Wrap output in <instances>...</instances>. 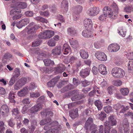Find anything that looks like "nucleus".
Wrapping results in <instances>:
<instances>
[{
    "instance_id": "nucleus-11",
    "label": "nucleus",
    "mask_w": 133,
    "mask_h": 133,
    "mask_svg": "<svg viewBox=\"0 0 133 133\" xmlns=\"http://www.w3.org/2000/svg\"><path fill=\"white\" fill-rule=\"evenodd\" d=\"M61 52V47L60 46H56L51 51V54L54 56L60 55Z\"/></svg>"
},
{
    "instance_id": "nucleus-8",
    "label": "nucleus",
    "mask_w": 133,
    "mask_h": 133,
    "mask_svg": "<svg viewBox=\"0 0 133 133\" xmlns=\"http://www.w3.org/2000/svg\"><path fill=\"white\" fill-rule=\"evenodd\" d=\"M120 46L118 44L114 43L111 44L108 47L109 51L111 52H116L118 51L120 49Z\"/></svg>"
},
{
    "instance_id": "nucleus-48",
    "label": "nucleus",
    "mask_w": 133,
    "mask_h": 133,
    "mask_svg": "<svg viewBox=\"0 0 133 133\" xmlns=\"http://www.w3.org/2000/svg\"><path fill=\"white\" fill-rule=\"evenodd\" d=\"M18 81L23 86L27 82V78L25 77H23L21 78Z\"/></svg>"
},
{
    "instance_id": "nucleus-3",
    "label": "nucleus",
    "mask_w": 133,
    "mask_h": 133,
    "mask_svg": "<svg viewBox=\"0 0 133 133\" xmlns=\"http://www.w3.org/2000/svg\"><path fill=\"white\" fill-rule=\"evenodd\" d=\"M39 28L38 25L35 24L34 23H31L26 27L25 29L28 34H30L35 32L36 30Z\"/></svg>"
},
{
    "instance_id": "nucleus-64",
    "label": "nucleus",
    "mask_w": 133,
    "mask_h": 133,
    "mask_svg": "<svg viewBox=\"0 0 133 133\" xmlns=\"http://www.w3.org/2000/svg\"><path fill=\"white\" fill-rule=\"evenodd\" d=\"M37 86L35 83H34L32 82L30 84L29 89V90H32L34 89Z\"/></svg>"
},
{
    "instance_id": "nucleus-47",
    "label": "nucleus",
    "mask_w": 133,
    "mask_h": 133,
    "mask_svg": "<svg viewBox=\"0 0 133 133\" xmlns=\"http://www.w3.org/2000/svg\"><path fill=\"white\" fill-rule=\"evenodd\" d=\"M126 32L125 29L122 28L120 29L118 32L119 34L123 37H124L125 36Z\"/></svg>"
},
{
    "instance_id": "nucleus-38",
    "label": "nucleus",
    "mask_w": 133,
    "mask_h": 133,
    "mask_svg": "<svg viewBox=\"0 0 133 133\" xmlns=\"http://www.w3.org/2000/svg\"><path fill=\"white\" fill-rule=\"evenodd\" d=\"M128 70L131 71H132L133 72V59H130L129 62L128 64Z\"/></svg>"
},
{
    "instance_id": "nucleus-19",
    "label": "nucleus",
    "mask_w": 133,
    "mask_h": 133,
    "mask_svg": "<svg viewBox=\"0 0 133 133\" xmlns=\"http://www.w3.org/2000/svg\"><path fill=\"white\" fill-rule=\"evenodd\" d=\"M98 70L100 73L102 75H106L107 73L106 67L103 64H101L99 65Z\"/></svg>"
},
{
    "instance_id": "nucleus-39",
    "label": "nucleus",
    "mask_w": 133,
    "mask_h": 133,
    "mask_svg": "<svg viewBox=\"0 0 133 133\" xmlns=\"http://www.w3.org/2000/svg\"><path fill=\"white\" fill-rule=\"evenodd\" d=\"M11 55L9 53H5L3 58V61L4 63H6L8 58L11 57Z\"/></svg>"
},
{
    "instance_id": "nucleus-36",
    "label": "nucleus",
    "mask_w": 133,
    "mask_h": 133,
    "mask_svg": "<svg viewBox=\"0 0 133 133\" xmlns=\"http://www.w3.org/2000/svg\"><path fill=\"white\" fill-rule=\"evenodd\" d=\"M92 122V119L89 117V118L85 124L84 128L87 130H88L89 128V126L91 123Z\"/></svg>"
},
{
    "instance_id": "nucleus-31",
    "label": "nucleus",
    "mask_w": 133,
    "mask_h": 133,
    "mask_svg": "<svg viewBox=\"0 0 133 133\" xmlns=\"http://www.w3.org/2000/svg\"><path fill=\"white\" fill-rule=\"evenodd\" d=\"M20 74L19 70L18 68H16L14 71L12 77L15 78L17 79Z\"/></svg>"
},
{
    "instance_id": "nucleus-16",
    "label": "nucleus",
    "mask_w": 133,
    "mask_h": 133,
    "mask_svg": "<svg viewBox=\"0 0 133 133\" xmlns=\"http://www.w3.org/2000/svg\"><path fill=\"white\" fill-rule=\"evenodd\" d=\"M108 121H107L108 122L109 125L113 126L116 125L117 124V122L116 120V118L113 115H111L109 116L108 118Z\"/></svg>"
},
{
    "instance_id": "nucleus-7",
    "label": "nucleus",
    "mask_w": 133,
    "mask_h": 133,
    "mask_svg": "<svg viewBox=\"0 0 133 133\" xmlns=\"http://www.w3.org/2000/svg\"><path fill=\"white\" fill-rule=\"evenodd\" d=\"M95 56L98 60L103 61H106L107 59V56L103 52H96L95 54Z\"/></svg>"
},
{
    "instance_id": "nucleus-26",
    "label": "nucleus",
    "mask_w": 133,
    "mask_h": 133,
    "mask_svg": "<svg viewBox=\"0 0 133 133\" xmlns=\"http://www.w3.org/2000/svg\"><path fill=\"white\" fill-rule=\"evenodd\" d=\"M86 30H84L82 32V34L84 37H89L91 36L90 32L92 29L89 30L87 29H86Z\"/></svg>"
},
{
    "instance_id": "nucleus-33",
    "label": "nucleus",
    "mask_w": 133,
    "mask_h": 133,
    "mask_svg": "<svg viewBox=\"0 0 133 133\" xmlns=\"http://www.w3.org/2000/svg\"><path fill=\"white\" fill-rule=\"evenodd\" d=\"M83 9V7L80 5L76 6L74 7L75 12L77 14L81 13Z\"/></svg>"
},
{
    "instance_id": "nucleus-34",
    "label": "nucleus",
    "mask_w": 133,
    "mask_h": 133,
    "mask_svg": "<svg viewBox=\"0 0 133 133\" xmlns=\"http://www.w3.org/2000/svg\"><path fill=\"white\" fill-rule=\"evenodd\" d=\"M67 31L68 34L71 35H75L76 33V30L72 27L69 28H68Z\"/></svg>"
},
{
    "instance_id": "nucleus-20",
    "label": "nucleus",
    "mask_w": 133,
    "mask_h": 133,
    "mask_svg": "<svg viewBox=\"0 0 133 133\" xmlns=\"http://www.w3.org/2000/svg\"><path fill=\"white\" fill-rule=\"evenodd\" d=\"M0 111L3 115L7 114L9 112V109L8 106L5 104L3 105L1 108Z\"/></svg>"
},
{
    "instance_id": "nucleus-13",
    "label": "nucleus",
    "mask_w": 133,
    "mask_h": 133,
    "mask_svg": "<svg viewBox=\"0 0 133 133\" xmlns=\"http://www.w3.org/2000/svg\"><path fill=\"white\" fill-rule=\"evenodd\" d=\"M61 10L63 12H65L68 10V3L66 0H63L62 1L61 6Z\"/></svg>"
},
{
    "instance_id": "nucleus-63",
    "label": "nucleus",
    "mask_w": 133,
    "mask_h": 133,
    "mask_svg": "<svg viewBox=\"0 0 133 133\" xmlns=\"http://www.w3.org/2000/svg\"><path fill=\"white\" fill-rule=\"evenodd\" d=\"M114 89V87L113 86H111L109 87L107 89L108 93L110 95L112 94L113 90Z\"/></svg>"
},
{
    "instance_id": "nucleus-24",
    "label": "nucleus",
    "mask_w": 133,
    "mask_h": 133,
    "mask_svg": "<svg viewBox=\"0 0 133 133\" xmlns=\"http://www.w3.org/2000/svg\"><path fill=\"white\" fill-rule=\"evenodd\" d=\"M96 116L98 119L103 121L106 117V114L104 112H101L100 113L97 114Z\"/></svg>"
},
{
    "instance_id": "nucleus-27",
    "label": "nucleus",
    "mask_w": 133,
    "mask_h": 133,
    "mask_svg": "<svg viewBox=\"0 0 133 133\" xmlns=\"http://www.w3.org/2000/svg\"><path fill=\"white\" fill-rule=\"evenodd\" d=\"M80 56L84 59H87L88 57V54L87 52L83 50H81L79 51Z\"/></svg>"
},
{
    "instance_id": "nucleus-4",
    "label": "nucleus",
    "mask_w": 133,
    "mask_h": 133,
    "mask_svg": "<svg viewBox=\"0 0 133 133\" xmlns=\"http://www.w3.org/2000/svg\"><path fill=\"white\" fill-rule=\"evenodd\" d=\"M21 12V10L17 8L11 10L10 14L11 15H14L12 17L13 20H16L20 18L22 15L20 14Z\"/></svg>"
},
{
    "instance_id": "nucleus-9",
    "label": "nucleus",
    "mask_w": 133,
    "mask_h": 133,
    "mask_svg": "<svg viewBox=\"0 0 133 133\" xmlns=\"http://www.w3.org/2000/svg\"><path fill=\"white\" fill-rule=\"evenodd\" d=\"M42 108L41 104L38 103L35 104L29 110V111L31 113H35L41 110Z\"/></svg>"
},
{
    "instance_id": "nucleus-49",
    "label": "nucleus",
    "mask_w": 133,
    "mask_h": 133,
    "mask_svg": "<svg viewBox=\"0 0 133 133\" xmlns=\"http://www.w3.org/2000/svg\"><path fill=\"white\" fill-rule=\"evenodd\" d=\"M42 42V40L40 39H38L33 42L32 46L33 47H36L39 45Z\"/></svg>"
},
{
    "instance_id": "nucleus-15",
    "label": "nucleus",
    "mask_w": 133,
    "mask_h": 133,
    "mask_svg": "<svg viewBox=\"0 0 133 133\" xmlns=\"http://www.w3.org/2000/svg\"><path fill=\"white\" fill-rule=\"evenodd\" d=\"M90 70L89 68L82 69L80 72L79 75L82 77L85 78L89 74Z\"/></svg>"
},
{
    "instance_id": "nucleus-12",
    "label": "nucleus",
    "mask_w": 133,
    "mask_h": 133,
    "mask_svg": "<svg viewBox=\"0 0 133 133\" xmlns=\"http://www.w3.org/2000/svg\"><path fill=\"white\" fill-rule=\"evenodd\" d=\"M31 125L28 127L29 129V131L30 133H33L36 127L37 126V123L35 120H32L31 121Z\"/></svg>"
},
{
    "instance_id": "nucleus-30",
    "label": "nucleus",
    "mask_w": 133,
    "mask_h": 133,
    "mask_svg": "<svg viewBox=\"0 0 133 133\" xmlns=\"http://www.w3.org/2000/svg\"><path fill=\"white\" fill-rule=\"evenodd\" d=\"M108 122H106L104 123L105 126L104 132V133H109L110 132V127L108 123Z\"/></svg>"
},
{
    "instance_id": "nucleus-40",
    "label": "nucleus",
    "mask_w": 133,
    "mask_h": 133,
    "mask_svg": "<svg viewBox=\"0 0 133 133\" xmlns=\"http://www.w3.org/2000/svg\"><path fill=\"white\" fill-rule=\"evenodd\" d=\"M120 91L123 95L126 96L128 94L129 90L127 88H122L120 89Z\"/></svg>"
},
{
    "instance_id": "nucleus-42",
    "label": "nucleus",
    "mask_w": 133,
    "mask_h": 133,
    "mask_svg": "<svg viewBox=\"0 0 133 133\" xmlns=\"http://www.w3.org/2000/svg\"><path fill=\"white\" fill-rule=\"evenodd\" d=\"M47 39L53 36L54 34V32L53 31L49 30H47L46 31Z\"/></svg>"
},
{
    "instance_id": "nucleus-1",
    "label": "nucleus",
    "mask_w": 133,
    "mask_h": 133,
    "mask_svg": "<svg viewBox=\"0 0 133 133\" xmlns=\"http://www.w3.org/2000/svg\"><path fill=\"white\" fill-rule=\"evenodd\" d=\"M111 6L113 10V12L112 9L108 6L105 7L103 9V11L107 17L114 19L116 17V15L118 11V9L116 4L115 3L112 4Z\"/></svg>"
},
{
    "instance_id": "nucleus-59",
    "label": "nucleus",
    "mask_w": 133,
    "mask_h": 133,
    "mask_svg": "<svg viewBox=\"0 0 133 133\" xmlns=\"http://www.w3.org/2000/svg\"><path fill=\"white\" fill-rule=\"evenodd\" d=\"M39 13L41 16L47 17L49 15V12L48 11L43 12L40 11L39 12Z\"/></svg>"
},
{
    "instance_id": "nucleus-35",
    "label": "nucleus",
    "mask_w": 133,
    "mask_h": 133,
    "mask_svg": "<svg viewBox=\"0 0 133 133\" xmlns=\"http://www.w3.org/2000/svg\"><path fill=\"white\" fill-rule=\"evenodd\" d=\"M44 64L45 66H48L50 65H52L54 64V62L49 59H46L43 60Z\"/></svg>"
},
{
    "instance_id": "nucleus-14",
    "label": "nucleus",
    "mask_w": 133,
    "mask_h": 133,
    "mask_svg": "<svg viewBox=\"0 0 133 133\" xmlns=\"http://www.w3.org/2000/svg\"><path fill=\"white\" fill-rule=\"evenodd\" d=\"M28 89L27 87H25L21 89L17 92L18 96L19 97H23L25 96L28 92Z\"/></svg>"
},
{
    "instance_id": "nucleus-62",
    "label": "nucleus",
    "mask_w": 133,
    "mask_h": 133,
    "mask_svg": "<svg viewBox=\"0 0 133 133\" xmlns=\"http://www.w3.org/2000/svg\"><path fill=\"white\" fill-rule=\"evenodd\" d=\"M8 123L9 125L11 127H13L15 124V123L12 119H10L9 120Z\"/></svg>"
},
{
    "instance_id": "nucleus-57",
    "label": "nucleus",
    "mask_w": 133,
    "mask_h": 133,
    "mask_svg": "<svg viewBox=\"0 0 133 133\" xmlns=\"http://www.w3.org/2000/svg\"><path fill=\"white\" fill-rule=\"evenodd\" d=\"M122 107V105L119 103H117L114 105L113 108L116 110L118 111Z\"/></svg>"
},
{
    "instance_id": "nucleus-60",
    "label": "nucleus",
    "mask_w": 133,
    "mask_h": 133,
    "mask_svg": "<svg viewBox=\"0 0 133 133\" xmlns=\"http://www.w3.org/2000/svg\"><path fill=\"white\" fill-rule=\"evenodd\" d=\"M90 82L87 80H84L82 81V86L84 87H85L90 84Z\"/></svg>"
},
{
    "instance_id": "nucleus-5",
    "label": "nucleus",
    "mask_w": 133,
    "mask_h": 133,
    "mask_svg": "<svg viewBox=\"0 0 133 133\" xmlns=\"http://www.w3.org/2000/svg\"><path fill=\"white\" fill-rule=\"evenodd\" d=\"M99 11V9L98 7H95L88 9L87 12L89 16H94L98 14Z\"/></svg>"
},
{
    "instance_id": "nucleus-61",
    "label": "nucleus",
    "mask_w": 133,
    "mask_h": 133,
    "mask_svg": "<svg viewBox=\"0 0 133 133\" xmlns=\"http://www.w3.org/2000/svg\"><path fill=\"white\" fill-rule=\"evenodd\" d=\"M48 44L49 46H54L56 44L55 42L52 39L49 40Z\"/></svg>"
},
{
    "instance_id": "nucleus-53",
    "label": "nucleus",
    "mask_w": 133,
    "mask_h": 133,
    "mask_svg": "<svg viewBox=\"0 0 133 133\" xmlns=\"http://www.w3.org/2000/svg\"><path fill=\"white\" fill-rule=\"evenodd\" d=\"M81 99V97L80 95L76 94L75 95L71 98V99L72 101H75L77 100L80 99Z\"/></svg>"
},
{
    "instance_id": "nucleus-2",
    "label": "nucleus",
    "mask_w": 133,
    "mask_h": 133,
    "mask_svg": "<svg viewBox=\"0 0 133 133\" xmlns=\"http://www.w3.org/2000/svg\"><path fill=\"white\" fill-rule=\"evenodd\" d=\"M111 74L114 77L119 78L124 77L125 73L122 69L116 67L112 69L111 71Z\"/></svg>"
},
{
    "instance_id": "nucleus-58",
    "label": "nucleus",
    "mask_w": 133,
    "mask_h": 133,
    "mask_svg": "<svg viewBox=\"0 0 133 133\" xmlns=\"http://www.w3.org/2000/svg\"><path fill=\"white\" fill-rule=\"evenodd\" d=\"M12 114L16 115L19 114V110L17 108H15L12 109Z\"/></svg>"
},
{
    "instance_id": "nucleus-17",
    "label": "nucleus",
    "mask_w": 133,
    "mask_h": 133,
    "mask_svg": "<svg viewBox=\"0 0 133 133\" xmlns=\"http://www.w3.org/2000/svg\"><path fill=\"white\" fill-rule=\"evenodd\" d=\"M62 129V127L60 125L55 127L54 128L51 129L47 131L44 133H58L59 131Z\"/></svg>"
},
{
    "instance_id": "nucleus-54",
    "label": "nucleus",
    "mask_w": 133,
    "mask_h": 133,
    "mask_svg": "<svg viewBox=\"0 0 133 133\" xmlns=\"http://www.w3.org/2000/svg\"><path fill=\"white\" fill-rule=\"evenodd\" d=\"M122 83V82L119 80L114 81L113 82V84L115 86H119L121 85Z\"/></svg>"
},
{
    "instance_id": "nucleus-28",
    "label": "nucleus",
    "mask_w": 133,
    "mask_h": 133,
    "mask_svg": "<svg viewBox=\"0 0 133 133\" xmlns=\"http://www.w3.org/2000/svg\"><path fill=\"white\" fill-rule=\"evenodd\" d=\"M69 42L71 46L74 49H76L79 46L78 42L76 41H73L70 39L69 40Z\"/></svg>"
},
{
    "instance_id": "nucleus-56",
    "label": "nucleus",
    "mask_w": 133,
    "mask_h": 133,
    "mask_svg": "<svg viewBox=\"0 0 133 133\" xmlns=\"http://www.w3.org/2000/svg\"><path fill=\"white\" fill-rule=\"evenodd\" d=\"M22 23L24 26L27 25L30 22L29 19L28 18H24L21 20Z\"/></svg>"
},
{
    "instance_id": "nucleus-37",
    "label": "nucleus",
    "mask_w": 133,
    "mask_h": 133,
    "mask_svg": "<svg viewBox=\"0 0 133 133\" xmlns=\"http://www.w3.org/2000/svg\"><path fill=\"white\" fill-rule=\"evenodd\" d=\"M90 130L91 133H97V128L96 125L94 124L91 125L90 127Z\"/></svg>"
},
{
    "instance_id": "nucleus-23",
    "label": "nucleus",
    "mask_w": 133,
    "mask_h": 133,
    "mask_svg": "<svg viewBox=\"0 0 133 133\" xmlns=\"http://www.w3.org/2000/svg\"><path fill=\"white\" fill-rule=\"evenodd\" d=\"M63 50L64 54L67 55L70 52L71 49L70 46L67 44H64L63 45Z\"/></svg>"
},
{
    "instance_id": "nucleus-22",
    "label": "nucleus",
    "mask_w": 133,
    "mask_h": 133,
    "mask_svg": "<svg viewBox=\"0 0 133 133\" xmlns=\"http://www.w3.org/2000/svg\"><path fill=\"white\" fill-rule=\"evenodd\" d=\"M69 116L72 119H74L78 116L77 110H73L69 112Z\"/></svg>"
},
{
    "instance_id": "nucleus-43",
    "label": "nucleus",
    "mask_w": 133,
    "mask_h": 133,
    "mask_svg": "<svg viewBox=\"0 0 133 133\" xmlns=\"http://www.w3.org/2000/svg\"><path fill=\"white\" fill-rule=\"evenodd\" d=\"M35 20L42 23H47L48 22V21L46 19L41 17H37L35 18Z\"/></svg>"
},
{
    "instance_id": "nucleus-55",
    "label": "nucleus",
    "mask_w": 133,
    "mask_h": 133,
    "mask_svg": "<svg viewBox=\"0 0 133 133\" xmlns=\"http://www.w3.org/2000/svg\"><path fill=\"white\" fill-rule=\"evenodd\" d=\"M124 116L125 117H130L132 119H133V112L128 111L124 114Z\"/></svg>"
},
{
    "instance_id": "nucleus-41",
    "label": "nucleus",
    "mask_w": 133,
    "mask_h": 133,
    "mask_svg": "<svg viewBox=\"0 0 133 133\" xmlns=\"http://www.w3.org/2000/svg\"><path fill=\"white\" fill-rule=\"evenodd\" d=\"M95 104L97 107L98 110H100L102 109V105L99 100L96 101L95 102Z\"/></svg>"
},
{
    "instance_id": "nucleus-45",
    "label": "nucleus",
    "mask_w": 133,
    "mask_h": 133,
    "mask_svg": "<svg viewBox=\"0 0 133 133\" xmlns=\"http://www.w3.org/2000/svg\"><path fill=\"white\" fill-rule=\"evenodd\" d=\"M6 127V125L3 121L0 122V132L1 133H2L5 130Z\"/></svg>"
},
{
    "instance_id": "nucleus-52",
    "label": "nucleus",
    "mask_w": 133,
    "mask_h": 133,
    "mask_svg": "<svg viewBox=\"0 0 133 133\" xmlns=\"http://www.w3.org/2000/svg\"><path fill=\"white\" fill-rule=\"evenodd\" d=\"M104 111L107 113H109L112 111V109L111 107L108 105L104 108Z\"/></svg>"
},
{
    "instance_id": "nucleus-32",
    "label": "nucleus",
    "mask_w": 133,
    "mask_h": 133,
    "mask_svg": "<svg viewBox=\"0 0 133 133\" xmlns=\"http://www.w3.org/2000/svg\"><path fill=\"white\" fill-rule=\"evenodd\" d=\"M56 78H54L52 79L49 82L47 83V85L49 87H54L55 84H56L57 81L56 80Z\"/></svg>"
},
{
    "instance_id": "nucleus-50",
    "label": "nucleus",
    "mask_w": 133,
    "mask_h": 133,
    "mask_svg": "<svg viewBox=\"0 0 133 133\" xmlns=\"http://www.w3.org/2000/svg\"><path fill=\"white\" fill-rule=\"evenodd\" d=\"M23 86L18 81L15 84L14 86V89L15 90H18L21 88Z\"/></svg>"
},
{
    "instance_id": "nucleus-25",
    "label": "nucleus",
    "mask_w": 133,
    "mask_h": 133,
    "mask_svg": "<svg viewBox=\"0 0 133 133\" xmlns=\"http://www.w3.org/2000/svg\"><path fill=\"white\" fill-rule=\"evenodd\" d=\"M41 115L43 117L44 116H52L53 115V114L51 111H48L46 110H44L41 112Z\"/></svg>"
},
{
    "instance_id": "nucleus-44",
    "label": "nucleus",
    "mask_w": 133,
    "mask_h": 133,
    "mask_svg": "<svg viewBox=\"0 0 133 133\" xmlns=\"http://www.w3.org/2000/svg\"><path fill=\"white\" fill-rule=\"evenodd\" d=\"M74 88L73 85L70 84H68L67 86H65L64 88L62 89L64 92L70 90Z\"/></svg>"
},
{
    "instance_id": "nucleus-46",
    "label": "nucleus",
    "mask_w": 133,
    "mask_h": 133,
    "mask_svg": "<svg viewBox=\"0 0 133 133\" xmlns=\"http://www.w3.org/2000/svg\"><path fill=\"white\" fill-rule=\"evenodd\" d=\"M51 121V119L50 118H46L42 120L40 122V125H43L50 123Z\"/></svg>"
},
{
    "instance_id": "nucleus-6",
    "label": "nucleus",
    "mask_w": 133,
    "mask_h": 133,
    "mask_svg": "<svg viewBox=\"0 0 133 133\" xmlns=\"http://www.w3.org/2000/svg\"><path fill=\"white\" fill-rule=\"evenodd\" d=\"M12 3L16 8L23 9L25 8L27 6L26 3L21 2L18 0H13Z\"/></svg>"
},
{
    "instance_id": "nucleus-18",
    "label": "nucleus",
    "mask_w": 133,
    "mask_h": 133,
    "mask_svg": "<svg viewBox=\"0 0 133 133\" xmlns=\"http://www.w3.org/2000/svg\"><path fill=\"white\" fill-rule=\"evenodd\" d=\"M66 69L65 65L62 64H58L55 70L57 73H61L63 72Z\"/></svg>"
},
{
    "instance_id": "nucleus-51",
    "label": "nucleus",
    "mask_w": 133,
    "mask_h": 133,
    "mask_svg": "<svg viewBox=\"0 0 133 133\" xmlns=\"http://www.w3.org/2000/svg\"><path fill=\"white\" fill-rule=\"evenodd\" d=\"M9 98L11 100V101L13 103H15V101L14 99L15 98L14 94L12 92H10L9 96Z\"/></svg>"
},
{
    "instance_id": "nucleus-10",
    "label": "nucleus",
    "mask_w": 133,
    "mask_h": 133,
    "mask_svg": "<svg viewBox=\"0 0 133 133\" xmlns=\"http://www.w3.org/2000/svg\"><path fill=\"white\" fill-rule=\"evenodd\" d=\"M84 24L86 29L90 30L92 29V21L90 19L85 18L84 21Z\"/></svg>"
},
{
    "instance_id": "nucleus-29",
    "label": "nucleus",
    "mask_w": 133,
    "mask_h": 133,
    "mask_svg": "<svg viewBox=\"0 0 133 133\" xmlns=\"http://www.w3.org/2000/svg\"><path fill=\"white\" fill-rule=\"evenodd\" d=\"M124 11L127 13H130L133 11V5L126 6L124 8Z\"/></svg>"
},
{
    "instance_id": "nucleus-21",
    "label": "nucleus",
    "mask_w": 133,
    "mask_h": 133,
    "mask_svg": "<svg viewBox=\"0 0 133 133\" xmlns=\"http://www.w3.org/2000/svg\"><path fill=\"white\" fill-rule=\"evenodd\" d=\"M58 123L56 121L53 122L51 124L48 123V124L44 126V130H48L49 129H50L52 127V126H56V127L57 126V125L58 124Z\"/></svg>"
}]
</instances>
